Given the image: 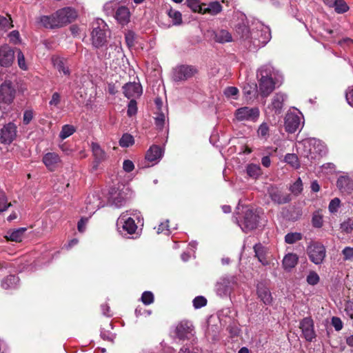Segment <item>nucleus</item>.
<instances>
[{
    "mask_svg": "<svg viewBox=\"0 0 353 353\" xmlns=\"http://www.w3.org/2000/svg\"><path fill=\"white\" fill-rule=\"evenodd\" d=\"M133 191L125 178H115L110 185L107 193V203L120 208L132 197Z\"/></svg>",
    "mask_w": 353,
    "mask_h": 353,
    "instance_id": "obj_1",
    "label": "nucleus"
},
{
    "mask_svg": "<svg viewBox=\"0 0 353 353\" xmlns=\"http://www.w3.org/2000/svg\"><path fill=\"white\" fill-rule=\"evenodd\" d=\"M260 112L258 108L242 107L236 110L235 119L238 121L255 122L259 117Z\"/></svg>",
    "mask_w": 353,
    "mask_h": 353,
    "instance_id": "obj_11",
    "label": "nucleus"
},
{
    "mask_svg": "<svg viewBox=\"0 0 353 353\" xmlns=\"http://www.w3.org/2000/svg\"><path fill=\"white\" fill-rule=\"evenodd\" d=\"M223 6L217 1H211L208 3H203V12L202 14H209L214 16L218 14L222 11Z\"/></svg>",
    "mask_w": 353,
    "mask_h": 353,
    "instance_id": "obj_30",
    "label": "nucleus"
},
{
    "mask_svg": "<svg viewBox=\"0 0 353 353\" xmlns=\"http://www.w3.org/2000/svg\"><path fill=\"white\" fill-rule=\"evenodd\" d=\"M342 254L343 255V259L345 261H352V260H353V248L345 247L342 250Z\"/></svg>",
    "mask_w": 353,
    "mask_h": 353,
    "instance_id": "obj_61",
    "label": "nucleus"
},
{
    "mask_svg": "<svg viewBox=\"0 0 353 353\" xmlns=\"http://www.w3.org/2000/svg\"><path fill=\"white\" fill-rule=\"evenodd\" d=\"M319 281L320 277L314 271H310L306 277V281L310 285H315L318 284Z\"/></svg>",
    "mask_w": 353,
    "mask_h": 353,
    "instance_id": "obj_48",
    "label": "nucleus"
},
{
    "mask_svg": "<svg viewBox=\"0 0 353 353\" xmlns=\"http://www.w3.org/2000/svg\"><path fill=\"white\" fill-rule=\"evenodd\" d=\"M341 204V201L339 198L332 199L329 203L328 210L330 213H335L338 211Z\"/></svg>",
    "mask_w": 353,
    "mask_h": 353,
    "instance_id": "obj_56",
    "label": "nucleus"
},
{
    "mask_svg": "<svg viewBox=\"0 0 353 353\" xmlns=\"http://www.w3.org/2000/svg\"><path fill=\"white\" fill-rule=\"evenodd\" d=\"M163 149L157 145H153L148 150L145 154V159L150 162H158L163 157Z\"/></svg>",
    "mask_w": 353,
    "mask_h": 353,
    "instance_id": "obj_25",
    "label": "nucleus"
},
{
    "mask_svg": "<svg viewBox=\"0 0 353 353\" xmlns=\"http://www.w3.org/2000/svg\"><path fill=\"white\" fill-rule=\"evenodd\" d=\"M298 148L301 150V157L306 159L304 160L305 164L312 163L327 152L324 143L315 138H308L299 142Z\"/></svg>",
    "mask_w": 353,
    "mask_h": 353,
    "instance_id": "obj_3",
    "label": "nucleus"
},
{
    "mask_svg": "<svg viewBox=\"0 0 353 353\" xmlns=\"http://www.w3.org/2000/svg\"><path fill=\"white\" fill-rule=\"evenodd\" d=\"M85 212L90 214V217L100 208L105 205V203L103 201L99 192H94L89 194L85 201Z\"/></svg>",
    "mask_w": 353,
    "mask_h": 353,
    "instance_id": "obj_13",
    "label": "nucleus"
},
{
    "mask_svg": "<svg viewBox=\"0 0 353 353\" xmlns=\"http://www.w3.org/2000/svg\"><path fill=\"white\" fill-rule=\"evenodd\" d=\"M257 134L259 138L266 139L269 136V127L266 123H263L258 128Z\"/></svg>",
    "mask_w": 353,
    "mask_h": 353,
    "instance_id": "obj_49",
    "label": "nucleus"
},
{
    "mask_svg": "<svg viewBox=\"0 0 353 353\" xmlns=\"http://www.w3.org/2000/svg\"><path fill=\"white\" fill-rule=\"evenodd\" d=\"M239 90L237 89V88L234 86L227 87L224 90V94L228 98H233L234 99H236Z\"/></svg>",
    "mask_w": 353,
    "mask_h": 353,
    "instance_id": "obj_55",
    "label": "nucleus"
},
{
    "mask_svg": "<svg viewBox=\"0 0 353 353\" xmlns=\"http://www.w3.org/2000/svg\"><path fill=\"white\" fill-rule=\"evenodd\" d=\"M158 234H165L166 235H169L170 232L168 225V220H167L165 223H161L159 225L157 228Z\"/></svg>",
    "mask_w": 353,
    "mask_h": 353,
    "instance_id": "obj_60",
    "label": "nucleus"
},
{
    "mask_svg": "<svg viewBox=\"0 0 353 353\" xmlns=\"http://www.w3.org/2000/svg\"><path fill=\"white\" fill-rule=\"evenodd\" d=\"M43 162L46 168L51 171L55 170L61 164L59 156L55 152L46 154L43 157Z\"/></svg>",
    "mask_w": 353,
    "mask_h": 353,
    "instance_id": "obj_23",
    "label": "nucleus"
},
{
    "mask_svg": "<svg viewBox=\"0 0 353 353\" xmlns=\"http://www.w3.org/2000/svg\"><path fill=\"white\" fill-rule=\"evenodd\" d=\"M123 94L128 99H134L142 94V87L140 83L130 82L123 86Z\"/></svg>",
    "mask_w": 353,
    "mask_h": 353,
    "instance_id": "obj_21",
    "label": "nucleus"
},
{
    "mask_svg": "<svg viewBox=\"0 0 353 353\" xmlns=\"http://www.w3.org/2000/svg\"><path fill=\"white\" fill-rule=\"evenodd\" d=\"M134 137L128 133L124 134L119 140V145L122 148H128L134 144Z\"/></svg>",
    "mask_w": 353,
    "mask_h": 353,
    "instance_id": "obj_44",
    "label": "nucleus"
},
{
    "mask_svg": "<svg viewBox=\"0 0 353 353\" xmlns=\"http://www.w3.org/2000/svg\"><path fill=\"white\" fill-rule=\"evenodd\" d=\"M286 99L287 95L283 93L278 92L274 94L272 99L271 108L276 114L281 113Z\"/></svg>",
    "mask_w": 353,
    "mask_h": 353,
    "instance_id": "obj_29",
    "label": "nucleus"
},
{
    "mask_svg": "<svg viewBox=\"0 0 353 353\" xmlns=\"http://www.w3.org/2000/svg\"><path fill=\"white\" fill-rule=\"evenodd\" d=\"M118 6L117 1H110L104 5L103 10L107 14H112L116 11Z\"/></svg>",
    "mask_w": 353,
    "mask_h": 353,
    "instance_id": "obj_52",
    "label": "nucleus"
},
{
    "mask_svg": "<svg viewBox=\"0 0 353 353\" xmlns=\"http://www.w3.org/2000/svg\"><path fill=\"white\" fill-rule=\"evenodd\" d=\"M303 190V183L301 178H298L297 180L290 187L291 192L295 195H298Z\"/></svg>",
    "mask_w": 353,
    "mask_h": 353,
    "instance_id": "obj_51",
    "label": "nucleus"
},
{
    "mask_svg": "<svg viewBox=\"0 0 353 353\" xmlns=\"http://www.w3.org/2000/svg\"><path fill=\"white\" fill-rule=\"evenodd\" d=\"M97 26H93L91 33L92 44L94 48L99 49L102 48L107 42V26L104 21L98 19L97 21Z\"/></svg>",
    "mask_w": 353,
    "mask_h": 353,
    "instance_id": "obj_8",
    "label": "nucleus"
},
{
    "mask_svg": "<svg viewBox=\"0 0 353 353\" xmlns=\"http://www.w3.org/2000/svg\"><path fill=\"white\" fill-rule=\"evenodd\" d=\"M54 67L59 71L63 72L65 75H70V70L68 66L65 65L63 59L57 58L53 60Z\"/></svg>",
    "mask_w": 353,
    "mask_h": 353,
    "instance_id": "obj_42",
    "label": "nucleus"
},
{
    "mask_svg": "<svg viewBox=\"0 0 353 353\" xmlns=\"http://www.w3.org/2000/svg\"><path fill=\"white\" fill-rule=\"evenodd\" d=\"M167 13L174 26H179L182 23V15L179 11L170 8Z\"/></svg>",
    "mask_w": 353,
    "mask_h": 353,
    "instance_id": "obj_37",
    "label": "nucleus"
},
{
    "mask_svg": "<svg viewBox=\"0 0 353 353\" xmlns=\"http://www.w3.org/2000/svg\"><path fill=\"white\" fill-rule=\"evenodd\" d=\"M329 7H334L335 11L339 14L346 12L349 10V7L344 0H334Z\"/></svg>",
    "mask_w": 353,
    "mask_h": 353,
    "instance_id": "obj_38",
    "label": "nucleus"
},
{
    "mask_svg": "<svg viewBox=\"0 0 353 353\" xmlns=\"http://www.w3.org/2000/svg\"><path fill=\"white\" fill-rule=\"evenodd\" d=\"M203 3L199 0H186V4L193 12L202 14Z\"/></svg>",
    "mask_w": 353,
    "mask_h": 353,
    "instance_id": "obj_39",
    "label": "nucleus"
},
{
    "mask_svg": "<svg viewBox=\"0 0 353 353\" xmlns=\"http://www.w3.org/2000/svg\"><path fill=\"white\" fill-rule=\"evenodd\" d=\"M302 239V234L299 232H291L285 236V241L288 244H293Z\"/></svg>",
    "mask_w": 353,
    "mask_h": 353,
    "instance_id": "obj_45",
    "label": "nucleus"
},
{
    "mask_svg": "<svg viewBox=\"0 0 353 353\" xmlns=\"http://www.w3.org/2000/svg\"><path fill=\"white\" fill-rule=\"evenodd\" d=\"M37 21L41 23L42 26L48 29L59 28L54 13L51 15L41 16L38 18Z\"/></svg>",
    "mask_w": 353,
    "mask_h": 353,
    "instance_id": "obj_27",
    "label": "nucleus"
},
{
    "mask_svg": "<svg viewBox=\"0 0 353 353\" xmlns=\"http://www.w3.org/2000/svg\"><path fill=\"white\" fill-rule=\"evenodd\" d=\"M54 14L59 28L72 23L77 17V11L72 7H65L59 9Z\"/></svg>",
    "mask_w": 353,
    "mask_h": 353,
    "instance_id": "obj_12",
    "label": "nucleus"
},
{
    "mask_svg": "<svg viewBox=\"0 0 353 353\" xmlns=\"http://www.w3.org/2000/svg\"><path fill=\"white\" fill-rule=\"evenodd\" d=\"M26 228H19L13 230H10L7 232L6 238L12 241L19 242L21 241Z\"/></svg>",
    "mask_w": 353,
    "mask_h": 353,
    "instance_id": "obj_34",
    "label": "nucleus"
},
{
    "mask_svg": "<svg viewBox=\"0 0 353 353\" xmlns=\"http://www.w3.org/2000/svg\"><path fill=\"white\" fill-rule=\"evenodd\" d=\"M272 201L277 204H284L290 201V195L282 192L278 188L270 186L268 190Z\"/></svg>",
    "mask_w": 353,
    "mask_h": 353,
    "instance_id": "obj_19",
    "label": "nucleus"
},
{
    "mask_svg": "<svg viewBox=\"0 0 353 353\" xmlns=\"http://www.w3.org/2000/svg\"><path fill=\"white\" fill-rule=\"evenodd\" d=\"M345 311L350 318L353 319V299L346 303Z\"/></svg>",
    "mask_w": 353,
    "mask_h": 353,
    "instance_id": "obj_64",
    "label": "nucleus"
},
{
    "mask_svg": "<svg viewBox=\"0 0 353 353\" xmlns=\"http://www.w3.org/2000/svg\"><path fill=\"white\" fill-rule=\"evenodd\" d=\"M141 300L144 305H150L154 302V295L152 292L145 291L142 294Z\"/></svg>",
    "mask_w": 353,
    "mask_h": 353,
    "instance_id": "obj_53",
    "label": "nucleus"
},
{
    "mask_svg": "<svg viewBox=\"0 0 353 353\" xmlns=\"http://www.w3.org/2000/svg\"><path fill=\"white\" fill-rule=\"evenodd\" d=\"M312 225L315 228H321L323 225V218L319 214H314L312 219Z\"/></svg>",
    "mask_w": 353,
    "mask_h": 353,
    "instance_id": "obj_63",
    "label": "nucleus"
},
{
    "mask_svg": "<svg viewBox=\"0 0 353 353\" xmlns=\"http://www.w3.org/2000/svg\"><path fill=\"white\" fill-rule=\"evenodd\" d=\"M285 161L294 168L299 167L298 157L295 154H287L285 156Z\"/></svg>",
    "mask_w": 353,
    "mask_h": 353,
    "instance_id": "obj_46",
    "label": "nucleus"
},
{
    "mask_svg": "<svg viewBox=\"0 0 353 353\" xmlns=\"http://www.w3.org/2000/svg\"><path fill=\"white\" fill-rule=\"evenodd\" d=\"M154 121H155V125H157V127L158 128H159L160 130H162L165 125V114L161 111L158 112L157 113V116L154 117Z\"/></svg>",
    "mask_w": 353,
    "mask_h": 353,
    "instance_id": "obj_50",
    "label": "nucleus"
},
{
    "mask_svg": "<svg viewBox=\"0 0 353 353\" xmlns=\"http://www.w3.org/2000/svg\"><path fill=\"white\" fill-rule=\"evenodd\" d=\"M88 219V217H81V219L78 221L77 230L79 232L83 233L85 231Z\"/></svg>",
    "mask_w": 353,
    "mask_h": 353,
    "instance_id": "obj_62",
    "label": "nucleus"
},
{
    "mask_svg": "<svg viewBox=\"0 0 353 353\" xmlns=\"http://www.w3.org/2000/svg\"><path fill=\"white\" fill-rule=\"evenodd\" d=\"M214 39L217 43H225L232 41V36L228 30L220 29L214 32Z\"/></svg>",
    "mask_w": 353,
    "mask_h": 353,
    "instance_id": "obj_31",
    "label": "nucleus"
},
{
    "mask_svg": "<svg viewBox=\"0 0 353 353\" xmlns=\"http://www.w3.org/2000/svg\"><path fill=\"white\" fill-rule=\"evenodd\" d=\"M19 279L15 275H9L1 281V287L5 290H12L18 287Z\"/></svg>",
    "mask_w": 353,
    "mask_h": 353,
    "instance_id": "obj_32",
    "label": "nucleus"
},
{
    "mask_svg": "<svg viewBox=\"0 0 353 353\" xmlns=\"http://www.w3.org/2000/svg\"><path fill=\"white\" fill-rule=\"evenodd\" d=\"M310 260L316 265L321 264L326 256L325 246L319 242H311L307 247Z\"/></svg>",
    "mask_w": 353,
    "mask_h": 353,
    "instance_id": "obj_9",
    "label": "nucleus"
},
{
    "mask_svg": "<svg viewBox=\"0 0 353 353\" xmlns=\"http://www.w3.org/2000/svg\"><path fill=\"white\" fill-rule=\"evenodd\" d=\"M299 258L296 254L288 253L286 254L282 261L283 267L286 270H290L296 266Z\"/></svg>",
    "mask_w": 353,
    "mask_h": 353,
    "instance_id": "obj_33",
    "label": "nucleus"
},
{
    "mask_svg": "<svg viewBox=\"0 0 353 353\" xmlns=\"http://www.w3.org/2000/svg\"><path fill=\"white\" fill-rule=\"evenodd\" d=\"M320 174L323 175H333L336 174L335 165L332 163L323 164L320 168Z\"/></svg>",
    "mask_w": 353,
    "mask_h": 353,
    "instance_id": "obj_40",
    "label": "nucleus"
},
{
    "mask_svg": "<svg viewBox=\"0 0 353 353\" xmlns=\"http://www.w3.org/2000/svg\"><path fill=\"white\" fill-rule=\"evenodd\" d=\"M246 170L248 176H259L262 174L261 168L258 164H248Z\"/></svg>",
    "mask_w": 353,
    "mask_h": 353,
    "instance_id": "obj_41",
    "label": "nucleus"
},
{
    "mask_svg": "<svg viewBox=\"0 0 353 353\" xmlns=\"http://www.w3.org/2000/svg\"><path fill=\"white\" fill-rule=\"evenodd\" d=\"M0 108L6 110L8 105L13 102L17 90L10 79H8V74L0 72Z\"/></svg>",
    "mask_w": 353,
    "mask_h": 353,
    "instance_id": "obj_6",
    "label": "nucleus"
},
{
    "mask_svg": "<svg viewBox=\"0 0 353 353\" xmlns=\"http://www.w3.org/2000/svg\"><path fill=\"white\" fill-rule=\"evenodd\" d=\"M237 285V278L236 276L232 275L223 276L216 283V294L221 297H226L230 295Z\"/></svg>",
    "mask_w": 353,
    "mask_h": 353,
    "instance_id": "obj_7",
    "label": "nucleus"
},
{
    "mask_svg": "<svg viewBox=\"0 0 353 353\" xmlns=\"http://www.w3.org/2000/svg\"><path fill=\"white\" fill-rule=\"evenodd\" d=\"M17 55L19 67L23 70H27L24 55L19 49L17 50Z\"/></svg>",
    "mask_w": 353,
    "mask_h": 353,
    "instance_id": "obj_58",
    "label": "nucleus"
},
{
    "mask_svg": "<svg viewBox=\"0 0 353 353\" xmlns=\"http://www.w3.org/2000/svg\"><path fill=\"white\" fill-rule=\"evenodd\" d=\"M12 205L8 203V199L4 192H0V214L6 211Z\"/></svg>",
    "mask_w": 353,
    "mask_h": 353,
    "instance_id": "obj_47",
    "label": "nucleus"
},
{
    "mask_svg": "<svg viewBox=\"0 0 353 353\" xmlns=\"http://www.w3.org/2000/svg\"><path fill=\"white\" fill-rule=\"evenodd\" d=\"M75 130L76 129L73 125L68 124L64 125L59 133V137L63 140L71 136L75 132Z\"/></svg>",
    "mask_w": 353,
    "mask_h": 353,
    "instance_id": "obj_43",
    "label": "nucleus"
},
{
    "mask_svg": "<svg viewBox=\"0 0 353 353\" xmlns=\"http://www.w3.org/2000/svg\"><path fill=\"white\" fill-rule=\"evenodd\" d=\"M14 52L11 47L4 45L0 48V65L3 67H9L13 63Z\"/></svg>",
    "mask_w": 353,
    "mask_h": 353,
    "instance_id": "obj_20",
    "label": "nucleus"
},
{
    "mask_svg": "<svg viewBox=\"0 0 353 353\" xmlns=\"http://www.w3.org/2000/svg\"><path fill=\"white\" fill-rule=\"evenodd\" d=\"M193 306L196 309L201 308L207 304V299L203 296H198L193 299Z\"/></svg>",
    "mask_w": 353,
    "mask_h": 353,
    "instance_id": "obj_57",
    "label": "nucleus"
},
{
    "mask_svg": "<svg viewBox=\"0 0 353 353\" xmlns=\"http://www.w3.org/2000/svg\"><path fill=\"white\" fill-rule=\"evenodd\" d=\"M341 229L343 232L349 234L353 230V219H347L341 224Z\"/></svg>",
    "mask_w": 353,
    "mask_h": 353,
    "instance_id": "obj_54",
    "label": "nucleus"
},
{
    "mask_svg": "<svg viewBox=\"0 0 353 353\" xmlns=\"http://www.w3.org/2000/svg\"><path fill=\"white\" fill-rule=\"evenodd\" d=\"M114 17L117 21L122 26L127 24L130 21V12L126 6H118L115 11Z\"/></svg>",
    "mask_w": 353,
    "mask_h": 353,
    "instance_id": "obj_26",
    "label": "nucleus"
},
{
    "mask_svg": "<svg viewBox=\"0 0 353 353\" xmlns=\"http://www.w3.org/2000/svg\"><path fill=\"white\" fill-rule=\"evenodd\" d=\"M255 256L263 265H268L270 264L268 259V249L261 243H257L254 246Z\"/></svg>",
    "mask_w": 353,
    "mask_h": 353,
    "instance_id": "obj_28",
    "label": "nucleus"
},
{
    "mask_svg": "<svg viewBox=\"0 0 353 353\" xmlns=\"http://www.w3.org/2000/svg\"><path fill=\"white\" fill-rule=\"evenodd\" d=\"M235 220L244 232L256 229L259 222V212L248 206L242 207L241 212H238Z\"/></svg>",
    "mask_w": 353,
    "mask_h": 353,
    "instance_id": "obj_5",
    "label": "nucleus"
},
{
    "mask_svg": "<svg viewBox=\"0 0 353 353\" xmlns=\"http://www.w3.org/2000/svg\"><path fill=\"white\" fill-rule=\"evenodd\" d=\"M17 125L10 122L0 130V140L5 144L11 143L17 137Z\"/></svg>",
    "mask_w": 353,
    "mask_h": 353,
    "instance_id": "obj_17",
    "label": "nucleus"
},
{
    "mask_svg": "<svg viewBox=\"0 0 353 353\" xmlns=\"http://www.w3.org/2000/svg\"><path fill=\"white\" fill-rule=\"evenodd\" d=\"M301 118L294 112H288L285 117V129L289 133L295 132L301 125Z\"/></svg>",
    "mask_w": 353,
    "mask_h": 353,
    "instance_id": "obj_18",
    "label": "nucleus"
},
{
    "mask_svg": "<svg viewBox=\"0 0 353 353\" xmlns=\"http://www.w3.org/2000/svg\"><path fill=\"white\" fill-rule=\"evenodd\" d=\"M336 185L343 192L350 193L353 190V183L350 178H339Z\"/></svg>",
    "mask_w": 353,
    "mask_h": 353,
    "instance_id": "obj_35",
    "label": "nucleus"
},
{
    "mask_svg": "<svg viewBox=\"0 0 353 353\" xmlns=\"http://www.w3.org/2000/svg\"><path fill=\"white\" fill-rule=\"evenodd\" d=\"M302 335L309 342H312L316 338L314 321L310 317H305L302 319L299 324Z\"/></svg>",
    "mask_w": 353,
    "mask_h": 353,
    "instance_id": "obj_16",
    "label": "nucleus"
},
{
    "mask_svg": "<svg viewBox=\"0 0 353 353\" xmlns=\"http://www.w3.org/2000/svg\"><path fill=\"white\" fill-rule=\"evenodd\" d=\"M91 148L92 154L97 163L101 162L106 159V154L99 143H92Z\"/></svg>",
    "mask_w": 353,
    "mask_h": 353,
    "instance_id": "obj_36",
    "label": "nucleus"
},
{
    "mask_svg": "<svg viewBox=\"0 0 353 353\" xmlns=\"http://www.w3.org/2000/svg\"><path fill=\"white\" fill-rule=\"evenodd\" d=\"M261 26V29L260 32H257L251 33L252 38L254 37L255 40L258 41L257 43H256V41H254V44L257 46H265L271 39V32L269 28L263 26V25Z\"/></svg>",
    "mask_w": 353,
    "mask_h": 353,
    "instance_id": "obj_22",
    "label": "nucleus"
},
{
    "mask_svg": "<svg viewBox=\"0 0 353 353\" xmlns=\"http://www.w3.org/2000/svg\"><path fill=\"white\" fill-rule=\"evenodd\" d=\"M137 112V105L135 99H131L128 105L127 114L129 117L136 114Z\"/></svg>",
    "mask_w": 353,
    "mask_h": 353,
    "instance_id": "obj_59",
    "label": "nucleus"
},
{
    "mask_svg": "<svg viewBox=\"0 0 353 353\" xmlns=\"http://www.w3.org/2000/svg\"><path fill=\"white\" fill-rule=\"evenodd\" d=\"M257 77L259 92L263 97H268L283 81L282 75L270 65L261 66L257 70Z\"/></svg>",
    "mask_w": 353,
    "mask_h": 353,
    "instance_id": "obj_2",
    "label": "nucleus"
},
{
    "mask_svg": "<svg viewBox=\"0 0 353 353\" xmlns=\"http://www.w3.org/2000/svg\"><path fill=\"white\" fill-rule=\"evenodd\" d=\"M135 220L138 223L143 220L139 211L130 209L122 212L117 221L118 230L121 232V228H122L123 232H126V234H134L137 230Z\"/></svg>",
    "mask_w": 353,
    "mask_h": 353,
    "instance_id": "obj_4",
    "label": "nucleus"
},
{
    "mask_svg": "<svg viewBox=\"0 0 353 353\" xmlns=\"http://www.w3.org/2000/svg\"><path fill=\"white\" fill-rule=\"evenodd\" d=\"M256 294L258 298L265 304L270 305L272 304L273 298L269 288L263 283H259L256 285Z\"/></svg>",
    "mask_w": 353,
    "mask_h": 353,
    "instance_id": "obj_24",
    "label": "nucleus"
},
{
    "mask_svg": "<svg viewBox=\"0 0 353 353\" xmlns=\"http://www.w3.org/2000/svg\"><path fill=\"white\" fill-rule=\"evenodd\" d=\"M97 54L100 59H110L114 57L119 59L123 55L120 43H110L105 49L98 50Z\"/></svg>",
    "mask_w": 353,
    "mask_h": 353,
    "instance_id": "obj_14",
    "label": "nucleus"
},
{
    "mask_svg": "<svg viewBox=\"0 0 353 353\" xmlns=\"http://www.w3.org/2000/svg\"><path fill=\"white\" fill-rule=\"evenodd\" d=\"M194 327L191 322L181 321L175 328V334L179 340L190 339L194 335Z\"/></svg>",
    "mask_w": 353,
    "mask_h": 353,
    "instance_id": "obj_15",
    "label": "nucleus"
},
{
    "mask_svg": "<svg viewBox=\"0 0 353 353\" xmlns=\"http://www.w3.org/2000/svg\"><path fill=\"white\" fill-rule=\"evenodd\" d=\"M197 70L194 66L189 65H180L173 69L172 79L176 82L187 81L192 78Z\"/></svg>",
    "mask_w": 353,
    "mask_h": 353,
    "instance_id": "obj_10",
    "label": "nucleus"
}]
</instances>
